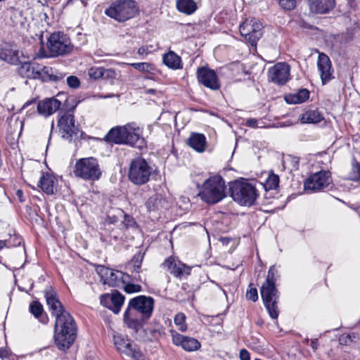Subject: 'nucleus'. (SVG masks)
Here are the masks:
<instances>
[{
	"label": "nucleus",
	"mask_w": 360,
	"mask_h": 360,
	"mask_svg": "<svg viewBox=\"0 0 360 360\" xmlns=\"http://www.w3.org/2000/svg\"><path fill=\"white\" fill-rule=\"evenodd\" d=\"M7 356H8L7 350L3 347L0 348V358L4 359Z\"/></svg>",
	"instance_id": "bf43d9fd"
},
{
	"label": "nucleus",
	"mask_w": 360,
	"mask_h": 360,
	"mask_svg": "<svg viewBox=\"0 0 360 360\" xmlns=\"http://www.w3.org/2000/svg\"><path fill=\"white\" fill-rule=\"evenodd\" d=\"M125 125L112 127L104 137V141L115 144H125Z\"/></svg>",
	"instance_id": "a878e982"
},
{
	"label": "nucleus",
	"mask_w": 360,
	"mask_h": 360,
	"mask_svg": "<svg viewBox=\"0 0 360 360\" xmlns=\"http://www.w3.org/2000/svg\"><path fill=\"white\" fill-rule=\"evenodd\" d=\"M6 241V248H14L20 245L22 239L18 234L10 235L9 239L4 240Z\"/></svg>",
	"instance_id": "79ce46f5"
},
{
	"label": "nucleus",
	"mask_w": 360,
	"mask_h": 360,
	"mask_svg": "<svg viewBox=\"0 0 360 360\" xmlns=\"http://www.w3.org/2000/svg\"><path fill=\"white\" fill-rule=\"evenodd\" d=\"M196 76L198 82L211 90L220 89L219 79L214 70L207 67H200L197 69Z\"/></svg>",
	"instance_id": "ddd939ff"
},
{
	"label": "nucleus",
	"mask_w": 360,
	"mask_h": 360,
	"mask_svg": "<svg viewBox=\"0 0 360 360\" xmlns=\"http://www.w3.org/2000/svg\"><path fill=\"white\" fill-rule=\"evenodd\" d=\"M226 188L225 181L220 175L211 176L202 184L198 195L203 202L214 205L226 196Z\"/></svg>",
	"instance_id": "f03ea898"
},
{
	"label": "nucleus",
	"mask_w": 360,
	"mask_h": 360,
	"mask_svg": "<svg viewBox=\"0 0 360 360\" xmlns=\"http://www.w3.org/2000/svg\"><path fill=\"white\" fill-rule=\"evenodd\" d=\"M103 74L102 77L104 79H114L116 77V72L114 70L109 68L105 69L103 68Z\"/></svg>",
	"instance_id": "603ef678"
},
{
	"label": "nucleus",
	"mask_w": 360,
	"mask_h": 360,
	"mask_svg": "<svg viewBox=\"0 0 360 360\" xmlns=\"http://www.w3.org/2000/svg\"><path fill=\"white\" fill-rule=\"evenodd\" d=\"M125 144L135 145L141 137V129L136 123L131 122L125 124Z\"/></svg>",
	"instance_id": "c85d7f7f"
},
{
	"label": "nucleus",
	"mask_w": 360,
	"mask_h": 360,
	"mask_svg": "<svg viewBox=\"0 0 360 360\" xmlns=\"http://www.w3.org/2000/svg\"><path fill=\"white\" fill-rule=\"evenodd\" d=\"M261 297L269 316L277 319L279 310L278 307L280 294L274 283H263L261 287Z\"/></svg>",
	"instance_id": "6e6552de"
},
{
	"label": "nucleus",
	"mask_w": 360,
	"mask_h": 360,
	"mask_svg": "<svg viewBox=\"0 0 360 360\" xmlns=\"http://www.w3.org/2000/svg\"><path fill=\"white\" fill-rule=\"evenodd\" d=\"M73 173L83 180L95 181L101 178L102 171L98 160L89 157L77 160L73 167Z\"/></svg>",
	"instance_id": "20e7f679"
},
{
	"label": "nucleus",
	"mask_w": 360,
	"mask_h": 360,
	"mask_svg": "<svg viewBox=\"0 0 360 360\" xmlns=\"http://www.w3.org/2000/svg\"><path fill=\"white\" fill-rule=\"evenodd\" d=\"M279 5L281 8L287 11H291L296 6L295 0H279Z\"/></svg>",
	"instance_id": "09e8293b"
},
{
	"label": "nucleus",
	"mask_w": 360,
	"mask_h": 360,
	"mask_svg": "<svg viewBox=\"0 0 360 360\" xmlns=\"http://www.w3.org/2000/svg\"><path fill=\"white\" fill-rule=\"evenodd\" d=\"M124 291L127 293H134V292H141L142 290V288L139 284H134L131 283L130 281L124 285H122Z\"/></svg>",
	"instance_id": "c03bdc74"
},
{
	"label": "nucleus",
	"mask_w": 360,
	"mask_h": 360,
	"mask_svg": "<svg viewBox=\"0 0 360 360\" xmlns=\"http://www.w3.org/2000/svg\"><path fill=\"white\" fill-rule=\"evenodd\" d=\"M65 76L66 73L62 72L55 68L44 66L43 70V77H41V79L45 82L51 81L58 82L63 80Z\"/></svg>",
	"instance_id": "2f4dec72"
},
{
	"label": "nucleus",
	"mask_w": 360,
	"mask_h": 360,
	"mask_svg": "<svg viewBox=\"0 0 360 360\" xmlns=\"http://www.w3.org/2000/svg\"><path fill=\"white\" fill-rule=\"evenodd\" d=\"M46 304L56 316L54 340L58 347L66 350L73 344L77 337V325L72 315L65 310L51 286L44 290Z\"/></svg>",
	"instance_id": "f257e3e1"
},
{
	"label": "nucleus",
	"mask_w": 360,
	"mask_h": 360,
	"mask_svg": "<svg viewBox=\"0 0 360 360\" xmlns=\"http://www.w3.org/2000/svg\"><path fill=\"white\" fill-rule=\"evenodd\" d=\"M17 195L19 197L20 201H22V200L21 199V197L22 196V191L21 190H18L17 191Z\"/></svg>",
	"instance_id": "e2e57ef3"
},
{
	"label": "nucleus",
	"mask_w": 360,
	"mask_h": 360,
	"mask_svg": "<svg viewBox=\"0 0 360 360\" xmlns=\"http://www.w3.org/2000/svg\"><path fill=\"white\" fill-rule=\"evenodd\" d=\"M53 127H54V122H52V123H51V130L53 129Z\"/></svg>",
	"instance_id": "338daca9"
},
{
	"label": "nucleus",
	"mask_w": 360,
	"mask_h": 360,
	"mask_svg": "<svg viewBox=\"0 0 360 360\" xmlns=\"http://www.w3.org/2000/svg\"><path fill=\"white\" fill-rule=\"evenodd\" d=\"M0 60L10 65H18L20 62L19 50L10 43H1Z\"/></svg>",
	"instance_id": "412c9836"
},
{
	"label": "nucleus",
	"mask_w": 360,
	"mask_h": 360,
	"mask_svg": "<svg viewBox=\"0 0 360 360\" xmlns=\"http://www.w3.org/2000/svg\"><path fill=\"white\" fill-rule=\"evenodd\" d=\"M206 143V137L200 133H191L188 139V146L198 153L205 150Z\"/></svg>",
	"instance_id": "c756f323"
},
{
	"label": "nucleus",
	"mask_w": 360,
	"mask_h": 360,
	"mask_svg": "<svg viewBox=\"0 0 360 360\" xmlns=\"http://www.w3.org/2000/svg\"><path fill=\"white\" fill-rule=\"evenodd\" d=\"M309 91L307 89H300L297 92L285 96V101L290 104H297L305 102L309 98Z\"/></svg>",
	"instance_id": "72a5a7b5"
},
{
	"label": "nucleus",
	"mask_w": 360,
	"mask_h": 360,
	"mask_svg": "<svg viewBox=\"0 0 360 360\" xmlns=\"http://www.w3.org/2000/svg\"><path fill=\"white\" fill-rule=\"evenodd\" d=\"M135 280H136V281H141V277H140V276H139V275H138V276H137V277H136V276H135Z\"/></svg>",
	"instance_id": "0e129e2a"
},
{
	"label": "nucleus",
	"mask_w": 360,
	"mask_h": 360,
	"mask_svg": "<svg viewBox=\"0 0 360 360\" xmlns=\"http://www.w3.org/2000/svg\"><path fill=\"white\" fill-rule=\"evenodd\" d=\"M61 103L56 98H51L39 101L37 104L39 114L46 117L54 113L60 108Z\"/></svg>",
	"instance_id": "393cba45"
},
{
	"label": "nucleus",
	"mask_w": 360,
	"mask_h": 360,
	"mask_svg": "<svg viewBox=\"0 0 360 360\" xmlns=\"http://www.w3.org/2000/svg\"><path fill=\"white\" fill-rule=\"evenodd\" d=\"M102 67H92L89 69L88 75L91 78L94 79H98L102 77Z\"/></svg>",
	"instance_id": "49530a36"
},
{
	"label": "nucleus",
	"mask_w": 360,
	"mask_h": 360,
	"mask_svg": "<svg viewBox=\"0 0 360 360\" xmlns=\"http://www.w3.org/2000/svg\"><path fill=\"white\" fill-rule=\"evenodd\" d=\"M67 84L72 89H77L80 86V80L76 76H69L66 79Z\"/></svg>",
	"instance_id": "8fccbe9b"
},
{
	"label": "nucleus",
	"mask_w": 360,
	"mask_h": 360,
	"mask_svg": "<svg viewBox=\"0 0 360 360\" xmlns=\"http://www.w3.org/2000/svg\"><path fill=\"white\" fill-rule=\"evenodd\" d=\"M145 206L149 212H158L167 210L169 202L162 193H155L146 201Z\"/></svg>",
	"instance_id": "b1692460"
},
{
	"label": "nucleus",
	"mask_w": 360,
	"mask_h": 360,
	"mask_svg": "<svg viewBox=\"0 0 360 360\" xmlns=\"http://www.w3.org/2000/svg\"><path fill=\"white\" fill-rule=\"evenodd\" d=\"M317 68L320 75L321 82L326 84L334 78L333 68L329 57L324 53H319L317 59Z\"/></svg>",
	"instance_id": "a211bd4d"
},
{
	"label": "nucleus",
	"mask_w": 360,
	"mask_h": 360,
	"mask_svg": "<svg viewBox=\"0 0 360 360\" xmlns=\"http://www.w3.org/2000/svg\"><path fill=\"white\" fill-rule=\"evenodd\" d=\"M113 340L115 346L119 352L132 357L135 360H142L143 355L141 352L129 339L124 338L121 335H115Z\"/></svg>",
	"instance_id": "2eb2a0df"
},
{
	"label": "nucleus",
	"mask_w": 360,
	"mask_h": 360,
	"mask_svg": "<svg viewBox=\"0 0 360 360\" xmlns=\"http://www.w3.org/2000/svg\"><path fill=\"white\" fill-rule=\"evenodd\" d=\"M152 45H145L141 46L137 51V53L141 57L142 59L146 58L149 53L152 52Z\"/></svg>",
	"instance_id": "3c124183"
},
{
	"label": "nucleus",
	"mask_w": 360,
	"mask_h": 360,
	"mask_svg": "<svg viewBox=\"0 0 360 360\" xmlns=\"http://www.w3.org/2000/svg\"><path fill=\"white\" fill-rule=\"evenodd\" d=\"M262 24L255 20H245L239 27L240 35L252 46L262 36Z\"/></svg>",
	"instance_id": "9d476101"
},
{
	"label": "nucleus",
	"mask_w": 360,
	"mask_h": 360,
	"mask_svg": "<svg viewBox=\"0 0 360 360\" xmlns=\"http://www.w3.org/2000/svg\"><path fill=\"white\" fill-rule=\"evenodd\" d=\"M279 184V176L277 174L271 173L266 179L264 186L266 190L276 189Z\"/></svg>",
	"instance_id": "4c0bfd02"
},
{
	"label": "nucleus",
	"mask_w": 360,
	"mask_h": 360,
	"mask_svg": "<svg viewBox=\"0 0 360 360\" xmlns=\"http://www.w3.org/2000/svg\"><path fill=\"white\" fill-rule=\"evenodd\" d=\"M229 191L233 200L243 206L252 205L259 196L255 186L246 179L231 182Z\"/></svg>",
	"instance_id": "7ed1b4c3"
},
{
	"label": "nucleus",
	"mask_w": 360,
	"mask_h": 360,
	"mask_svg": "<svg viewBox=\"0 0 360 360\" xmlns=\"http://www.w3.org/2000/svg\"><path fill=\"white\" fill-rule=\"evenodd\" d=\"M144 257V253L141 251H138L131 260V264L133 265V271L139 273L141 271V264Z\"/></svg>",
	"instance_id": "58836bf2"
},
{
	"label": "nucleus",
	"mask_w": 360,
	"mask_h": 360,
	"mask_svg": "<svg viewBox=\"0 0 360 360\" xmlns=\"http://www.w3.org/2000/svg\"><path fill=\"white\" fill-rule=\"evenodd\" d=\"M348 179L360 182V163L355 158L352 159V169L349 174Z\"/></svg>",
	"instance_id": "e433bc0d"
},
{
	"label": "nucleus",
	"mask_w": 360,
	"mask_h": 360,
	"mask_svg": "<svg viewBox=\"0 0 360 360\" xmlns=\"http://www.w3.org/2000/svg\"><path fill=\"white\" fill-rule=\"evenodd\" d=\"M6 248V241L4 240H0V250Z\"/></svg>",
	"instance_id": "680f3d73"
},
{
	"label": "nucleus",
	"mask_w": 360,
	"mask_h": 360,
	"mask_svg": "<svg viewBox=\"0 0 360 360\" xmlns=\"http://www.w3.org/2000/svg\"><path fill=\"white\" fill-rule=\"evenodd\" d=\"M129 303L131 307L136 308L141 312L142 316L148 317L149 319L152 316L155 304V300L152 297L139 295L131 298Z\"/></svg>",
	"instance_id": "dca6fc26"
},
{
	"label": "nucleus",
	"mask_w": 360,
	"mask_h": 360,
	"mask_svg": "<svg viewBox=\"0 0 360 360\" xmlns=\"http://www.w3.org/2000/svg\"><path fill=\"white\" fill-rule=\"evenodd\" d=\"M240 360H250V353L245 349H241L240 352Z\"/></svg>",
	"instance_id": "6e6d98bb"
},
{
	"label": "nucleus",
	"mask_w": 360,
	"mask_h": 360,
	"mask_svg": "<svg viewBox=\"0 0 360 360\" xmlns=\"http://www.w3.org/2000/svg\"><path fill=\"white\" fill-rule=\"evenodd\" d=\"M323 119L318 110H309L302 115L303 123H317Z\"/></svg>",
	"instance_id": "c9c22d12"
},
{
	"label": "nucleus",
	"mask_w": 360,
	"mask_h": 360,
	"mask_svg": "<svg viewBox=\"0 0 360 360\" xmlns=\"http://www.w3.org/2000/svg\"><path fill=\"white\" fill-rule=\"evenodd\" d=\"M278 276V271L275 266H271L269 271L268 274L266 278V281L264 283H274L276 281Z\"/></svg>",
	"instance_id": "37998d69"
},
{
	"label": "nucleus",
	"mask_w": 360,
	"mask_h": 360,
	"mask_svg": "<svg viewBox=\"0 0 360 360\" xmlns=\"http://www.w3.org/2000/svg\"><path fill=\"white\" fill-rule=\"evenodd\" d=\"M153 172L148 162L143 158L138 157L131 161L128 178L134 184L141 186L150 181Z\"/></svg>",
	"instance_id": "423d86ee"
},
{
	"label": "nucleus",
	"mask_w": 360,
	"mask_h": 360,
	"mask_svg": "<svg viewBox=\"0 0 360 360\" xmlns=\"http://www.w3.org/2000/svg\"><path fill=\"white\" fill-rule=\"evenodd\" d=\"M134 69L141 72H149L152 69V65L149 63H134L129 64Z\"/></svg>",
	"instance_id": "a18cd8bd"
},
{
	"label": "nucleus",
	"mask_w": 360,
	"mask_h": 360,
	"mask_svg": "<svg viewBox=\"0 0 360 360\" xmlns=\"http://www.w3.org/2000/svg\"><path fill=\"white\" fill-rule=\"evenodd\" d=\"M47 49L50 56L57 57L72 52L73 46L70 38L63 32L52 33L47 41Z\"/></svg>",
	"instance_id": "0eeeda50"
},
{
	"label": "nucleus",
	"mask_w": 360,
	"mask_h": 360,
	"mask_svg": "<svg viewBox=\"0 0 360 360\" xmlns=\"http://www.w3.org/2000/svg\"><path fill=\"white\" fill-rule=\"evenodd\" d=\"M174 321L179 330L181 332L186 331L187 325L186 323V315L184 313H178L175 316Z\"/></svg>",
	"instance_id": "ea45409f"
},
{
	"label": "nucleus",
	"mask_w": 360,
	"mask_h": 360,
	"mask_svg": "<svg viewBox=\"0 0 360 360\" xmlns=\"http://www.w3.org/2000/svg\"><path fill=\"white\" fill-rule=\"evenodd\" d=\"M176 6L179 11L186 15L193 13L197 9V5L193 0H176Z\"/></svg>",
	"instance_id": "f704fd0d"
},
{
	"label": "nucleus",
	"mask_w": 360,
	"mask_h": 360,
	"mask_svg": "<svg viewBox=\"0 0 360 360\" xmlns=\"http://www.w3.org/2000/svg\"><path fill=\"white\" fill-rule=\"evenodd\" d=\"M57 180L49 172H42L38 182V186L46 194H53Z\"/></svg>",
	"instance_id": "bb28decb"
},
{
	"label": "nucleus",
	"mask_w": 360,
	"mask_h": 360,
	"mask_svg": "<svg viewBox=\"0 0 360 360\" xmlns=\"http://www.w3.org/2000/svg\"><path fill=\"white\" fill-rule=\"evenodd\" d=\"M30 311L39 322L46 324L49 321L47 314L44 312L42 304L37 300L33 301L30 304Z\"/></svg>",
	"instance_id": "473e14b6"
},
{
	"label": "nucleus",
	"mask_w": 360,
	"mask_h": 360,
	"mask_svg": "<svg viewBox=\"0 0 360 360\" xmlns=\"http://www.w3.org/2000/svg\"><path fill=\"white\" fill-rule=\"evenodd\" d=\"M110 243H112V240H114L115 242H117V241L121 240L122 238V233H117V231L112 230L110 233Z\"/></svg>",
	"instance_id": "864d4df0"
},
{
	"label": "nucleus",
	"mask_w": 360,
	"mask_h": 360,
	"mask_svg": "<svg viewBox=\"0 0 360 360\" xmlns=\"http://www.w3.org/2000/svg\"><path fill=\"white\" fill-rule=\"evenodd\" d=\"M149 319L139 312L136 308L131 307L128 303L127 307L124 313V323L131 329L137 333Z\"/></svg>",
	"instance_id": "f8f14e48"
},
{
	"label": "nucleus",
	"mask_w": 360,
	"mask_h": 360,
	"mask_svg": "<svg viewBox=\"0 0 360 360\" xmlns=\"http://www.w3.org/2000/svg\"><path fill=\"white\" fill-rule=\"evenodd\" d=\"M44 67L36 63H23L19 68V74L29 79H41Z\"/></svg>",
	"instance_id": "5701e85b"
},
{
	"label": "nucleus",
	"mask_w": 360,
	"mask_h": 360,
	"mask_svg": "<svg viewBox=\"0 0 360 360\" xmlns=\"http://www.w3.org/2000/svg\"><path fill=\"white\" fill-rule=\"evenodd\" d=\"M290 66L285 63H277L269 68L268 79L278 85H284L290 79Z\"/></svg>",
	"instance_id": "4468645a"
},
{
	"label": "nucleus",
	"mask_w": 360,
	"mask_h": 360,
	"mask_svg": "<svg viewBox=\"0 0 360 360\" xmlns=\"http://www.w3.org/2000/svg\"><path fill=\"white\" fill-rule=\"evenodd\" d=\"M310 10L316 13L324 14L335 6V0H309Z\"/></svg>",
	"instance_id": "cd10ccee"
},
{
	"label": "nucleus",
	"mask_w": 360,
	"mask_h": 360,
	"mask_svg": "<svg viewBox=\"0 0 360 360\" xmlns=\"http://www.w3.org/2000/svg\"><path fill=\"white\" fill-rule=\"evenodd\" d=\"M258 120L257 119H255V118H250V119H248L246 120V123H245V125L248 127H251V128H257V127H260L259 125H258Z\"/></svg>",
	"instance_id": "5fc2aeb1"
},
{
	"label": "nucleus",
	"mask_w": 360,
	"mask_h": 360,
	"mask_svg": "<svg viewBox=\"0 0 360 360\" xmlns=\"http://www.w3.org/2000/svg\"><path fill=\"white\" fill-rule=\"evenodd\" d=\"M101 304L115 314H118L124 302V296L118 291L104 294L101 296Z\"/></svg>",
	"instance_id": "aec40b11"
},
{
	"label": "nucleus",
	"mask_w": 360,
	"mask_h": 360,
	"mask_svg": "<svg viewBox=\"0 0 360 360\" xmlns=\"http://www.w3.org/2000/svg\"><path fill=\"white\" fill-rule=\"evenodd\" d=\"M58 127L63 139L71 141L72 139H78L80 136L81 131L79 126L75 124L72 113L66 112L60 116L58 120Z\"/></svg>",
	"instance_id": "1a4fd4ad"
},
{
	"label": "nucleus",
	"mask_w": 360,
	"mask_h": 360,
	"mask_svg": "<svg viewBox=\"0 0 360 360\" xmlns=\"http://www.w3.org/2000/svg\"><path fill=\"white\" fill-rule=\"evenodd\" d=\"M123 224L126 228H128L134 224V221L131 218L129 217V216L124 214V220Z\"/></svg>",
	"instance_id": "4d7b16f0"
},
{
	"label": "nucleus",
	"mask_w": 360,
	"mask_h": 360,
	"mask_svg": "<svg viewBox=\"0 0 360 360\" xmlns=\"http://www.w3.org/2000/svg\"><path fill=\"white\" fill-rule=\"evenodd\" d=\"M148 91L149 93H153V92H155V90L154 89H149Z\"/></svg>",
	"instance_id": "69168bd1"
},
{
	"label": "nucleus",
	"mask_w": 360,
	"mask_h": 360,
	"mask_svg": "<svg viewBox=\"0 0 360 360\" xmlns=\"http://www.w3.org/2000/svg\"><path fill=\"white\" fill-rule=\"evenodd\" d=\"M311 347L315 351L318 349L319 347V341L318 339H313L311 340Z\"/></svg>",
	"instance_id": "13d9d810"
},
{
	"label": "nucleus",
	"mask_w": 360,
	"mask_h": 360,
	"mask_svg": "<svg viewBox=\"0 0 360 360\" xmlns=\"http://www.w3.org/2000/svg\"><path fill=\"white\" fill-rule=\"evenodd\" d=\"M246 297L248 300L252 302H256L258 300L257 290L253 287L252 283L249 285V288L246 292Z\"/></svg>",
	"instance_id": "de8ad7c7"
},
{
	"label": "nucleus",
	"mask_w": 360,
	"mask_h": 360,
	"mask_svg": "<svg viewBox=\"0 0 360 360\" xmlns=\"http://www.w3.org/2000/svg\"><path fill=\"white\" fill-rule=\"evenodd\" d=\"M100 268L101 272L105 276V283L109 286L122 287L130 280V276L121 271L112 270L103 266H101Z\"/></svg>",
	"instance_id": "f3484780"
},
{
	"label": "nucleus",
	"mask_w": 360,
	"mask_h": 360,
	"mask_svg": "<svg viewBox=\"0 0 360 360\" xmlns=\"http://www.w3.org/2000/svg\"><path fill=\"white\" fill-rule=\"evenodd\" d=\"M359 339L355 333H351L347 335H342L339 338V343L343 345H349L352 342H356Z\"/></svg>",
	"instance_id": "a19ab883"
},
{
	"label": "nucleus",
	"mask_w": 360,
	"mask_h": 360,
	"mask_svg": "<svg viewBox=\"0 0 360 360\" xmlns=\"http://www.w3.org/2000/svg\"><path fill=\"white\" fill-rule=\"evenodd\" d=\"M163 266L167 269L175 277L181 278L191 274V268L179 260L173 257L167 258L162 264Z\"/></svg>",
	"instance_id": "4be33fe9"
},
{
	"label": "nucleus",
	"mask_w": 360,
	"mask_h": 360,
	"mask_svg": "<svg viewBox=\"0 0 360 360\" xmlns=\"http://www.w3.org/2000/svg\"><path fill=\"white\" fill-rule=\"evenodd\" d=\"M331 181L329 172L321 171L314 173L304 181V190L310 192L321 191L329 186Z\"/></svg>",
	"instance_id": "9b49d317"
},
{
	"label": "nucleus",
	"mask_w": 360,
	"mask_h": 360,
	"mask_svg": "<svg viewBox=\"0 0 360 360\" xmlns=\"http://www.w3.org/2000/svg\"><path fill=\"white\" fill-rule=\"evenodd\" d=\"M138 11L139 8L135 1L117 0L105 11V13L118 22H124L134 18Z\"/></svg>",
	"instance_id": "39448f33"
},
{
	"label": "nucleus",
	"mask_w": 360,
	"mask_h": 360,
	"mask_svg": "<svg viewBox=\"0 0 360 360\" xmlns=\"http://www.w3.org/2000/svg\"><path fill=\"white\" fill-rule=\"evenodd\" d=\"M34 103H35V100H34V99L27 101V102H26V103L22 105V109H21V110L25 109V108H27L29 105H32V104H34Z\"/></svg>",
	"instance_id": "052dcab7"
},
{
	"label": "nucleus",
	"mask_w": 360,
	"mask_h": 360,
	"mask_svg": "<svg viewBox=\"0 0 360 360\" xmlns=\"http://www.w3.org/2000/svg\"><path fill=\"white\" fill-rule=\"evenodd\" d=\"M162 61L166 66L172 70H179L183 68L181 57L173 51L163 54Z\"/></svg>",
	"instance_id": "7c9ffc66"
},
{
	"label": "nucleus",
	"mask_w": 360,
	"mask_h": 360,
	"mask_svg": "<svg viewBox=\"0 0 360 360\" xmlns=\"http://www.w3.org/2000/svg\"><path fill=\"white\" fill-rule=\"evenodd\" d=\"M170 332L172 334V343L174 345L181 347L182 349L186 352H194L200 348L201 344L197 339L183 335L173 330Z\"/></svg>",
	"instance_id": "6ab92c4d"
}]
</instances>
